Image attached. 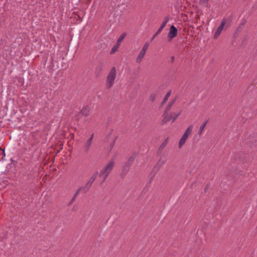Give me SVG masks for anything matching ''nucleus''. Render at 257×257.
<instances>
[{"mask_svg": "<svg viewBox=\"0 0 257 257\" xmlns=\"http://www.w3.org/2000/svg\"><path fill=\"white\" fill-rule=\"evenodd\" d=\"M174 101H173L171 103H170L168 105V106H167V108H166V112H167V111H169V110L170 109V108H171V106H172V104L174 103Z\"/></svg>", "mask_w": 257, "mask_h": 257, "instance_id": "a211bd4d", "label": "nucleus"}, {"mask_svg": "<svg viewBox=\"0 0 257 257\" xmlns=\"http://www.w3.org/2000/svg\"><path fill=\"white\" fill-rule=\"evenodd\" d=\"M173 119V116L171 114H168L166 111L164 113V118L162 120L163 123H165L166 122Z\"/></svg>", "mask_w": 257, "mask_h": 257, "instance_id": "9d476101", "label": "nucleus"}, {"mask_svg": "<svg viewBox=\"0 0 257 257\" xmlns=\"http://www.w3.org/2000/svg\"><path fill=\"white\" fill-rule=\"evenodd\" d=\"M193 128V125H191L189 126L187 129L185 130L184 134L181 137L180 141L179 142L178 147L179 148H181L182 146L185 143L187 139L188 138V136L191 134L192 132V130Z\"/></svg>", "mask_w": 257, "mask_h": 257, "instance_id": "7ed1b4c3", "label": "nucleus"}, {"mask_svg": "<svg viewBox=\"0 0 257 257\" xmlns=\"http://www.w3.org/2000/svg\"><path fill=\"white\" fill-rule=\"evenodd\" d=\"M149 46V43L148 42H146L144 45H143V47L142 48V49L141 50V51L146 53V51L148 48V47Z\"/></svg>", "mask_w": 257, "mask_h": 257, "instance_id": "2eb2a0df", "label": "nucleus"}, {"mask_svg": "<svg viewBox=\"0 0 257 257\" xmlns=\"http://www.w3.org/2000/svg\"><path fill=\"white\" fill-rule=\"evenodd\" d=\"M145 54H146L145 52H144L142 51H141L136 59V62L137 63H140L142 62L143 58L145 56Z\"/></svg>", "mask_w": 257, "mask_h": 257, "instance_id": "9b49d317", "label": "nucleus"}, {"mask_svg": "<svg viewBox=\"0 0 257 257\" xmlns=\"http://www.w3.org/2000/svg\"><path fill=\"white\" fill-rule=\"evenodd\" d=\"M125 36H126V33H123L119 36V38L117 40L116 43H115V44L114 45V46L111 49V50L110 52L111 54L114 53L117 50V49H118V48L119 47L121 42L123 40V39L124 38Z\"/></svg>", "mask_w": 257, "mask_h": 257, "instance_id": "20e7f679", "label": "nucleus"}, {"mask_svg": "<svg viewBox=\"0 0 257 257\" xmlns=\"http://www.w3.org/2000/svg\"><path fill=\"white\" fill-rule=\"evenodd\" d=\"M150 99L151 101H153L155 99V95L151 94L150 96Z\"/></svg>", "mask_w": 257, "mask_h": 257, "instance_id": "6ab92c4d", "label": "nucleus"}, {"mask_svg": "<svg viewBox=\"0 0 257 257\" xmlns=\"http://www.w3.org/2000/svg\"><path fill=\"white\" fill-rule=\"evenodd\" d=\"M177 29L174 25H172L170 28V31L168 34V37L169 39L171 40L176 37L177 36Z\"/></svg>", "mask_w": 257, "mask_h": 257, "instance_id": "39448f33", "label": "nucleus"}, {"mask_svg": "<svg viewBox=\"0 0 257 257\" xmlns=\"http://www.w3.org/2000/svg\"><path fill=\"white\" fill-rule=\"evenodd\" d=\"M168 143V141L167 140H166L162 144V147H164L167 144V143Z\"/></svg>", "mask_w": 257, "mask_h": 257, "instance_id": "aec40b11", "label": "nucleus"}, {"mask_svg": "<svg viewBox=\"0 0 257 257\" xmlns=\"http://www.w3.org/2000/svg\"><path fill=\"white\" fill-rule=\"evenodd\" d=\"M116 74L115 67H112L106 78V85L108 88L113 85L116 77Z\"/></svg>", "mask_w": 257, "mask_h": 257, "instance_id": "f03ea898", "label": "nucleus"}, {"mask_svg": "<svg viewBox=\"0 0 257 257\" xmlns=\"http://www.w3.org/2000/svg\"><path fill=\"white\" fill-rule=\"evenodd\" d=\"M114 163L115 162L114 160H111L100 170L99 173V176L103 178V181L106 179L109 174L111 171L114 166Z\"/></svg>", "mask_w": 257, "mask_h": 257, "instance_id": "f257e3e1", "label": "nucleus"}, {"mask_svg": "<svg viewBox=\"0 0 257 257\" xmlns=\"http://www.w3.org/2000/svg\"><path fill=\"white\" fill-rule=\"evenodd\" d=\"M98 175V172H95L91 177L90 179L89 180L87 186L89 187L91 186L92 184L93 183V182L95 181V179L96 178L97 176Z\"/></svg>", "mask_w": 257, "mask_h": 257, "instance_id": "1a4fd4ad", "label": "nucleus"}, {"mask_svg": "<svg viewBox=\"0 0 257 257\" xmlns=\"http://www.w3.org/2000/svg\"><path fill=\"white\" fill-rule=\"evenodd\" d=\"M208 122V120H206L205 121H204L200 126L199 127V129L198 130V134L199 136H201L203 132H204V130Z\"/></svg>", "mask_w": 257, "mask_h": 257, "instance_id": "f8f14e48", "label": "nucleus"}, {"mask_svg": "<svg viewBox=\"0 0 257 257\" xmlns=\"http://www.w3.org/2000/svg\"><path fill=\"white\" fill-rule=\"evenodd\" d=\"M181 110H179L178 112L174 113V114H171L173 116V121H174L177 118V117L181 114Z\"/></svg>", "mask_w": 257, "mask_h": 257, "instance_id": "dca6fc26", "label": "nucleus"}, {"mask_svg": "<svg viewBox=\"0 0 257 257\" xmlns=\"http://www.w3.org/2000/svg\"><path fill=\"white\" fill-rule=\"evenodd\" d=\"M81 112L82 113L83 115L87 116L89 114V109L87 107H84L82 109Z\"/></svg>", "mask_w": 257, "mask_h": 257, "instance_id": "ddd939ff", "label": "nucleus"}, {"mask_svg": "<svg viewBox=\"0 0 257 257\" xmlns=\"http://www.w3.org/2000/svg\"><path fill=\"white\" fill-rule=\"evenodd\" d=\"M157 35H156V34L154 36V37H153V39H154Z\"/></svg>", "mask_w": 257, "mask_h": 257, "instance_id": "4be33fe9", "label": "nucleus"}, {"mask_svg": "<svg viewBox=\"0 0 257 257\" xmlns=\"http://www.w3.org/2000/svg\"><path fill=\"white\" fill-rule=\"evenodd\" d=\"M169 20V18L168 17H165L164 18L163 23H162L159 29H158V31L156 33V35H158L159 33H161V32L163 30L164 27L166 26V25L167 24V23L168 22Z\"/></svg>", "mask_w": 257, "mask_h": 257, "instance_id": "0eeeda50", "label": "nucleus"}, {"mask_svg": "<svg viewBox=\"0 0 257 257\" xmlns=\"http://www.w3.org/2000/svg\"><path fill=\"white\" fill-rule=\"evenodd\" d=\"M80 191V189H78L76 192L75 193L73 197L72 198L70 204H72L76 199V197L77 196L78 194H79V192Z\"/></svg>", "mask_w": 257, "mask_h": 257, "instance_id": "4468645a", "label": "nucleus"}, {"mask_svg": "<svg viewBox=\"0 0 257 257\" xmlns=\"http://www.w3.org/2000/svg\"><path fill=\"white\" fill-rule=\"evenodd\" d=\"M170 95H171V91H169L167 92L165 97H164L163 103H165L168 99Z\"/></svg>", "mask_w": 257, "mask_h": 257, "instance_id": "f3484780", "label": "nucleus"}, {"mask_svg": "<svg viewBox=\"0 0 257 257\" xmlns=\"http://www.w3.org/2000/svg\"><path fill=\"white\" fill-rule=\"evenodd\" d=\"M203 2L206 3L209 0H202Z\"/></svg>", "mask_w": 257, "mask_h": 257, "instance_id": "412c9836", "label": "nucleus"}, {"mask_svg": "<svg viewBox=\"0 0 257 257\" xmlns=\"http://www.w3.org/2000/svg\"><path fill=\"white\" fill-rule=\"evenodd\" d=\"M93 138V135L92 134L91 137L88 139L86 142L84 148L86 151H88L91 145L92 140Z\"/></svg>", "mask_w": 257, "mask_h": 257, "instance_id": "6e6552de", "label": "nucleus"}, {"mask_svg": "<svg viewBox=\"0 0 257 257\" xmlns=\"http://www.w3.org/2000/svg\"><path fill=\"white\" fill-rule=\"evenodd\" d=\"M225 24V21L224 20H223L221 23L220 25L218 28L217 30H216V32L214 34V38L217 39L218 36L220 35V33H221L223 27Z\"/></svg>", "mask_w": 257, "mask_h": 257, "instance_id": "423d86ee", "label": "nucleus"}]
</instances>
